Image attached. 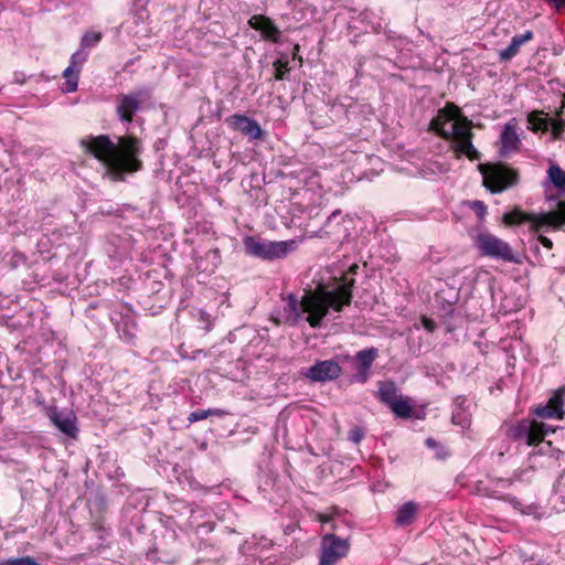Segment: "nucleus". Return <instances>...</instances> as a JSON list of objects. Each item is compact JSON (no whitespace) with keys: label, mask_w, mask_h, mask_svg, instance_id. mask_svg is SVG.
<instances>
[{"label":"nucleus","mask_w":565,"mask_h":565,"mask_svg":"<svg viewBox=\"0 0 565 565\" xmlns=\"http://www.w3.org/2000/svg\"><path fill=\"white\" fill-rule=\"evenodd\" d=\"M287 64V62H282L281 60H277L274 63V67L276 70L275 78L277 81H282L285 78V75L288 73Z\"/></svg>","instance_id":"nucleus-29"},{"label":"nucleus","mask_w":565,"mask_h":565,"mask_svg":"<svg viewBox=\"0 0 565 565\" xmlns=\"http://www.w3.org/2000/svg\"><path fill=\"white\" fill-rule=\"evenodd\" d=\"M475 244L482 256L491 257L512 264H520L521 257L503 239L491 233H480L476 236Z\"/></svg>","instance_id":"nucleus-5"},{"label":"nucleus","mask_w":565,"mask_h":565,"mask_svg":"<svg viewBox=\"0 0 565 565\" xmlns=\"http://www.w3.org/2000/svg\"><path fill=\"white\" fill-rule=\"evenodd\" d=\"M224 414H225V412H223L222 409H198L195 412H192L189 415L188 419L191 423H194V422L203 420L211 415L222 416Z\"/></svg>","instance_id":"nucleus-24"},{"label":"nucleus","mask_w":565,"mask_h":565,"mask_svg":"<svg viewBox=\"0 0 565 565\" xmlns=\"http://www.w3.org/2000/svg\"><path fill=\"white\" fill-rule=\"evenodd\" d=\"M349 552V542L334 534H326L321 540L319 565H335Z\"/></svg>","instance_id":"nucleus-9"},{"label":"nucleus","mask_w":565,"mask_h":565,"mask_svg":"<svg viewBox=\"0 0 565 565\" xmlns=\"http://www.w3.org/2000/svg\"><path fill=\"white\" fill-rule=\"evenodd\" d=\"M353 285L354 278H351L341 284L335 290H328L326 286L319 285L315 290H305L300 299L290 294L287 297L288 309L296 319H299L302 313H308L306 320L310 327H320L330 308L340 312L343 306L351 303Z\"/></svg>","instance_id":"nucleus-2"},{"label":"nucleus","mask_w":565,"mask_h":565,"mask_svg":"<svg viewBox=\"0 0 565 565\" xmlns=\"http://www.w3.org/2000/svg\"><path fill=\"white\" fill-rule=\"evenodd\" d=\"M564 108H565V95L562 98L561 109H559V111H557L556 115L559 116V114L564 110Z\"/></svg>","instance_id":"nucleus-40"},{"label":"nucleus","mask_w":565,"mask_h":565,"mask_svg":"<svg viewBox=\"0 0 565 565\" xmlns=\"http://www.w3.org/2000/svg\"><path fill=\"white\" fill-rule=\"evenodd\" d=\"M358 269H359V266H358L356 264L351 265V266H350V268H349V271H348V273H345V274L342 276V284H344V282H345V280H347V279H345V277H348V280H350L351 278H353V277H352V275H355V274H356V271H358Z\"/></svg>","instance_id":"nucleus-33"},{"label":"nucleus","mask_w":565,"mask_h":565,"mask_svg":"<svg viewBox=\"0 0 565 565\" xmlns=\"http://www.w3.org/2000/svg\"><path fill=\"white\" fill-rule=\"evenodd\" d=\"M7 564L9 565H40L33 557L23 556L17 558L7 559Z\"/></svg>","instance_id":"nucleus-30"},{"label":"nucleus","mask_w":565,"mask_h":565,"mask_svg":"<svg viewBox=\"0 0 565 565\" xmlns=\"http://www.w3.org/2000/svg\"><path fill=\"white\" fill-rule=\"evenodd\" d=\"M503 221L507 225L521 224L529 222L534 232L540 231L543 226H552L559 228L565 225V201H559L554 211L547 213H525L519 209L503 215Z\"/></svg>","instance_id":"nucleus-4"},{"label":"nucleus","mask_w":565,"mask_h":565,"mask_svg":"<svg viewBox=\"0 0 565 565\" xmlns=\"http://www.w3.org/2000/svg\"><path fill=\"white\" fill-rule=\"evenodd\" d=\"M86 60V54L82 51H77L72 55L71 65L75 71L81 72L82 65Z\"/></svg>","instance_id":"nucleus-28"},{"label":"nucleus","mask_w":565,"mask_h":565,"mask_svg":"<svg viewBox=\"0 0 565 565\" xmlns=\"http://www.w3.org/2000/svg\"><path fill=\"white\" fill-rule=\"evenodd\" d=\"M521 140L516 132V124L514 120L507 122L500 136V154L505 157L512 152H516L520 148Z\"/></svg>","instance_id":"nucleus-11"},{"label":"nucleus","mask_w":565,"mask_h":565,"mask_svg":"<svg viewBox=\"0 0 565 565\" xmlns=\"http://www.w3.org/2000/svg\"><path fill=\"white\" fill-rule=\"evenodd\" d=\"M533 39V32L526 31L524 34L515 35L512 38L511 43L504 50H501L499 55L503 61H509L516 55L522 44Z\"/></svg>","instance_id":"nucleus-17"},{"label":"nucleus","mask_w":565,"mask_h":565,"mask_svg":"<svg viewBox=\"0 0 565 565\" xmlns=\"http://www.w3.org/2000/svg\"><path fill=\"white\" fill-rule=\"evenodd\" d=\"M555 493L559 495L562 502L565 504V471L561 475L554 486Z\"/></svg>","instance_id":"nucleus-32"},{"label":"nucleus","mask_w":565,"mask_h":565,"mask_svg":"<svg viewBox=\"0 0 565 565\" xmlns=\"http://www.w3.org/2000/svg\"><path fill=\"white\" fill-rule=\"evenodd\" d=\"M527 120L533 131H547L548 129L550 121L545 118H541L537 113L530 114Z\"/></svg>","instance_id":"nucleus-25"},{"label":"nucleus","mask_w":565,"mask_h":565,"mask_svg":"<svg viewBox=\"0 0 565 565\" xmlns=\"http://www.w3.org/2000/svg\"><path fill=\"white\" fill-rule=\"evenodd\" d=\"M318 519L320 522L322 523H328L331 521V516L330 515H327V514H319L318 515Z\"/></svg>","instance_id":"nucleus-37"},{"label":"nucleus","mask_w":565,"mask_h":565,"mask_svg":"<svg viewBox=\"0 0 565 565\" xmlns=\"http://www.w3.org/2000/svg\"><path fill=\"white\" fill-rule=\"evenodd\" d=\"M416 504L414 502L405 503L397 512L396 522L399 525H408L413 522L416 513Z\"/></svg>","instance_id":"nucleus-19"},{"label":"nucleus","mask_w":565,"mask_h":565,"mask_svg":"<svg viewBox=\"0 0 565 565\" xmlns=\"http://www.w3.org/2000/svg\"><path fill=\"white\" fill-rule=\"evenodd\" d=\"M342 369L333 360L318 361L305 372L306 377L312 382L333 381L341 375Z\"/></svg>","instance_id":"nucleus-10"},{"label":"nucleus","mask_w":565,"mask_h":565,"mask_svg":"<svg viewBox=\"0 0 565 565\" xmlns=\"http://www.w3.org/2000/svg\"><path fill=\"white\" fill-rule=\"evenodd\" d=\"M78 74H79V72L75 71L73 66H68L63 72V76L66 79L65 92L73 93V92H75L77 89V86H78Z\"/></svg>","instance_id":"nucleus-23"},{"label":"nucleus","mask_w":565,"mask_h":565,"mask_svg":"<svg viewBox=\"0 0 565 565\" xmlns=\"http://www.w3.org/2000/svg\"><path fill=\"white\" fill-rule=\"evenodd\" d=\"M53 424L65 435L75 437L77 427L74 418L63 415L62 413L54 412L51 416Z\"/></svg>","instance_id":"nucleus-18"},{"label":"nucleus","mask_w":565,"mask_h":565,"mask_svg":"<svg viewBox=\"0 0 565 565\" xmlns=\"http://www.w3.org/2000/svg\"><path fill=\"white\" fill-rule=\"evenodd\" d=\"M423 324L425 329L428 330L429 332H433L435 330V322L428 318L423 319Z\"/></svg>","instance_id":"nucleus-36"},{"label":"nucleus","mask_w":565,"mask_h":565,"mask_svg":"<svg viewBox=\"0 0 565 565\" xmlns=\"http://www.w3.org/2000/svg\"><path fill=\"white\" fill-rule=\"evenodd\" d=\"M248 24L254 30L259 31L265 39L275 43L279 41L280 31L269 18L256 14L248 20Z\"/></svg>","instance_id":"nucleus-12"},{"label":"nucleus","mask_w":565,"mask_h":565,"mask_svg":"<svg viewBox=\"0 0 565 565\" xmlns=\"http://www.w3.org/2000/svg\"><path fill=\"white\" fill-rule=\"evenodd\" d=\"M462 403H465V399H461V403H459V405H458V409L459 408L461 409Z\"/></svg>","instance_id":"nucleus-41"},{"label":"nucleus","mask_w":565,"mask_h":565,"mask_svg":"<svg viewBox=\"0 0 565 565\" xmlns=\"http://www.w3.org/2000/svg\"><path fill=\"white\" fill-rule=\"evenodd\" d=\"M472 122L460 115L459 109L450 104L440 109L430 121V130L446 140H451V147L457 157L466 156L470 160L479 159V151L472 145Z\"/></svg>","instance_id":"nucleus-3"},{"label":"nucleus","mask_w":565,"mask_h":565,"mask_svg":"<svg viewBox=\"0 0 565 565\" xmlns=\"http://www.w3.org/2000/svg\"><path fill=\"white\" fill-rule=\"evenodd\" d=\"M82 148L105 167V177L114 182L125 181L126 174L142 168L141 141L131 135L113 141L107 135L88 136L81 140Z\"/></svg>","instance_id":"nucleus-1"},{"label":"nucleus","mask_w":565,"mask_h":565,"mask_svg":"<svg viewBox=\"0 0 565 565\" xmlns=\"http://www.w3.org/2000/svg\"><path fill=\"white\" fill-rule=\"evenodd\" d=\"M390 407L398 417L407 418L412 414V406L403 396H399Z\"/></svg>","instance_id":"nucleus-22"},{"label":"nucleus","mask_w":565,"mask_h":565,"mask_svg":"<svg viewBox=\"0 0 565 565\" xmlns=\"http://www.w3.org/2000/svg\"><path fill=\"white\" fill-rule=\"evenodd\" d=\"M537 239L544 247H546L547 249H552L553 242L548 237L540 235Z\"/></svg>","instance_id":"nucleus-34"},{"label":"nucleus","mask_w":565,"mask_h":565,"mask_svg":"<svg viewBox=\"0 0 565 565\" xmlns=\"http://www.w3.org/2000/svg\"><path fill=\"white\" fill-rule=\"evenodd\" d=\"M0 565H9V564H7V561H6V562L0 563Z\"/></svg>","instance_id":"nucleus-44"},{"label":"nucleus","mask_w":565,"mask_h":565,"mask_svg":"<svg viewBox=\"0 0 565 565\" xmlns=\"http://www.w3.org/2000/svg\"><path fill=\"white\" fill-rule=\"evenodd\" d=\"M425 444L427 445V447L429 448H435L437 447V441L433 438H427Z\"/></svg>","instance_id":"nucleus-38"},{"label":"nucleus","mask_w":565,"mask_h":565,"mask_svg":"<svg viewBox=\"0 0 565 565\" xmlns=\"http://www.w3.org/2000/svg\"><path fill=\"white\" fill-rule=\"evenodd\" d=\"M452 423L455 425H459L461 427H468L469 424H470V419L469 417L465 414L463 409H456L454 413H452Z\"/></svg>","instance_id":"nucleus-27"},{"label":"nucleus","mask_w":565,"mask_h":565,"mask_svg":"<svg viewBox=\"0 0 565 565\" xmlns=\"http://www.w3.org/2000/svg\"><path fill=\"white\" fill-rule=\"evenodd\" d=\"M552 126V135H553V138L554 139H561L562 138V134L565 129V120L564 119H558V120H555L551 124Z\"/></svg>","instance_id":"nucleus-31"},{"label":"nucleus","mask_w":565,"mask_h":565,"mask_svg":"<svg viewBox=\"0 0 565 565\" xmlns=\"http://www.w3.org/2000/svg\"><path fill=\"white\" fill-rule=\"evenodd\" d=\"M565 393V387L559 388L544 406H537L535 414L542 418H563L564 412L562 411L563 399L562 396Z\"/></svg>","instance_id":"nucleus-14"},{"label":"nucleus","mask_w":565,"mask_h":565,"mask_svg":"<svg viewBox=\"0 0 565 565\" xmlns=\"http://www.w3.org/2000/svg\"><path fill=\"white\" fill-rule=\"evenodd\" d=\"M477 205H479L482 210L484 209L480 202H476Z\"/></svg>","instance_id":"nucleus-43"},{"label":"nucleus","mask_w":565,"mask_h":565,"mask_svg":"<svg viewBox=\"0 0 565 565\" xmlns=\"http://www.w3.org/2000/svg\"><path fill=\"white\" fill-rule=\"evenodd\" d=\"M484 185L491 192H501L518 183V172L505 166H494L482 170Z\"/></svg>","instance_id":"nucleus-7"},{"label":"nucleus","mask_w":565,"mask_h":565,"mask_svg":"<svg viewBox=\"0 0 565 565\" xmlns=\"http://www.w3.org/2000/svg\"><path fill=\"white\" fill-rule=\"evenodd\" d=\"M547 431L543 423L522 420L509 429V436L516 440H524L529 446H536L543 441Z\"/></svg>","instance_id":"nucleus-8"},{"label":"nucleus","mask_w":565,"mask_h":565,"mask_svg":"<svg viewBox=\"0 0 565 565\" xmlns=\"http://www.w3.org/2000/svg\"><path fill=\"white\" fill-rule=\"evenodd\" d=\"M509 501H510V502H511V504L514 507V509L520 510V507H521L520 501H518V500H516V499H514V498L509 499Z\"/></svg>","instance_id":"nucleus-39"},{"label":"nucleus","mask_w":565,"mask_h":565,"mask_svg":"<svg viewBox=\"0 0 565 565\" xmlns=\"http://www.w3.org/2000/svg\"><path fill=\"white\" fill-rule=\"evenodd\" d=\"M102 39V33L100 32H95V31H92V32H86L83 38H82V46L83 47H90L95 44H97Z\"/></svg>","instance_id":"nucleus-26"},{"label":"nucleus","mask_w":565,"mask_h":565,"mask_svg":"<svg viewBox=\"0 0 565 565\" xmlns=\"http://www.w3.org/2000/svg\"><path fill=\"white\" fill-rule=\"evenodd\" d=\"M232 124L235 129L242 131L244 135L252 139H259L263 136V130L259 124L246 116L235 115L232 117Z\"/></svg>","instance_id":"nucleus-15"},{"label":"nucleus","mask_w":565,"mask_h":565,"mask_svg":"<svg viewBox=\"0 0 565 565\" xmlns=\"http://www.w3.org/2000/svg\"><path fill=\"white\" fill-rule=\"evenodd\" d=\"M462 403H465V399H461V403H459V405H458V409L459 408L461 409Z\"/></svg>","instance_id":"nucleus-42"},{"label":"nucleus","mask_w":565,"mask_h":565,"mask_svg":"<svg viewBox=\"0 0 565 565\" xmlns=\"http://www.w3.org/2000/svg\"><path fill=\"white\" fill-rule=\"evenodd\" d=\"M383 403L391 406L399 396L396 394V386L392 382L383 383L379 391Z\"/></svg>","instance_id":"nucleus-21"},{"label":"nucleus","mask_w":565,"mask_h":565,"mask_svg":"<svg viewBox=\"0 0 565 565\" xmlns=\"http://www.w3.org/2000/svg\"><path fill=\"white\" fill-rule=\"evenodd\" d=\"M363 434L360 429H353L350 433V439L354 443H359L362 439Z\"/></svg>","instance_id":"nucleus-35"},{"label":"nucleus","mask_w":565,"mask_h":565,"mask_svg":"<svg viewBox=\"0 0 565 565\" xmlns=\"http://www.w3.org/2000/svg\"><path fill=\"white\" fill-rule=\"evenodd\" d=\"M140 100L135 95H124L117 106V114L121 120L131 121L134 114L138 110Z\"/></svg>","instance_id":"nucleus-16"},{"label":"nucleus","mask_w":565,"mask_h":565,"mask_svg":"<svg viewBox=\"0 0 565 565\" xmlns=\"http://www.w3.org/2000/svg\"><path fill=\"white\" fill-rule=\"evenodd\" d=\"M376 356H377V349H375V348L362 350L355 354V361H356L355 379L359 382L365 383L367 381L369 370L372 366Z\"/></svg>","instance_id":"nucleus-13"},{"label":"nucleus","mask_w":565,"mask_h":565,"mask_svg":"<svg viewBox=\"0 0 565 565\" xmlns=\"http://www.w3.org/2000/svg\"><path fill=\"white\" fill-rule=\"evenodd\" d=\"M548 177L561 194L565 195V171H563L558 166L553 164L548 169Z\"/></svg>","instance_id":"nucleus-20"},{"label":"nucleus","mask_w":565,"mask_h":565,"mask_svg":"<svg viewBox=\"0 0 565 565\" xmlns=\"http://www.w3.org/2000/svg\"><path fill=\"white\" fill-rule=\"evenodd\" d=\"M244 244L246 253L250 256L263 259H276L285 257L294 248L295 242H270L255 237H247L245 238Z\"/></svg>","instance_id":"nucleus-6"}]
</instances>
